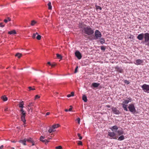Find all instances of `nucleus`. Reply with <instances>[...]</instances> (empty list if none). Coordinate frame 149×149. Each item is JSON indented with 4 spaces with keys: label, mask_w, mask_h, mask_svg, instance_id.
<instances>
[{
    "label": "nucleus",
    "mask_w": 149,
    "mask_h": 149,
    "mask_svg": "<svg viewBox=\"0 0 149 149\" xmlns=\"http://www.w3.org/2000/svg\"><path fill=\"white\" fill-rule=\"evenodd\" d=\"M44 138L43 136H41L40 137V140H42V139H43Z\"/></svg>",
    "instance_id": "obj_45"
},
{
    "label": "nucleus",
    "mask_w": 149,
    "mask_h": 149,
    "mask_svg": "<svg viewBox=\"0 0 149 149\" xmlns=\"http://www.w3.org/2000/svg\"><path fill=\"white\" fill-rule=\"evenodd\" d=\"M124 82L127 84H128L130 83V82L127 80H125Z\"/></svg>",
    "instance_id": "obj_37"
},
{
    "label": "nucleus",
    "mask_w": 149,
    "mask_h": 149,
    "mask_svg": "<svg viewBox=\"0 0 149 149\" xmlns=\"http://www.w3.org/2000/svg\"><path fill=\"white\" fill-rule=\"evenodd\" d=\"M106 107H109V108H110V106L109 105H106Z\"/></svg>",
    "instance_id": "obj_50"
},
{
    "label": "nucleus",
    "mask_w": 149,
    "mask_h": 149,
    "mask_svg": "<svg viewBox=\"0 0 149 149\" xmlns=\"http://www.w3.org/2000/svg\"><path fill=\"white\" fill-rule=\"evenodd\" d=\"M3 145H1L0 147V149H2L3 148Z\"/></svg>",
    "instance_id": "obj_49"
},
{
    "label": "nucleus",
    "mask_w": 149,
    "mask_h": 149,
    "mask_svg": "<svg viewBox=\"0 0 149 149\" xmlns=\"http://www.w3.org/2000/svg\"><path fill=\"white\" fill-rule=\"evenodd\" d=\"M50 113V112H47L46 113V116H47V115H49Z\"/></svg>",
    "instance_id": "obj_47"
},
{
    "label": "nucleus",
    "mask_w": 149,
    "mask_h": 149,
    "mask_svg": "<svg viewBox=\"0 0 149 149\" xmlns=\"http://www.w3.org/2000/svg\"><path fill=\"white\" fill-rule=\"evenodd\" d=\"M11 142L12 143H15L16 142V141H15V140L12 141H11Z\"/></svg>",
    "instance_id": "obj_51"
},
{
    "label": "nucleus",
    "mask_w": 149,
    "mask_h": 149,
    "mask_svg": "<svg viewBox=\"0 0 149 149\" xmlns=\"http://www.w3.org/2000/svg\"><path fill=\"white\" fill-rule=\"evenodd\" d=\"M51 136L52 135V136H54V134H51Z\"/></svg>",
    "instance_id": "obj_59"
},
{
    "label": "nucleus",
    "mask_w": 149,
    "mask_h": 149,
    "mask_svg": "<svg viewBox=\"0 0 149 149\" xmlns=\"http://www.w3.org/2000/svg\"><path fill=\"white\" fill-rule=\"evenodd\" d=\"M95 37L94 38V40H97L100 39L102 37V34L101 32L98 30H96L95 31Z\"/></svg>",
    "instance_id": "obj_7"
},
{
    "label": "nucleus",
    "mask_w": 149,
    "mask_h": 149,
    "mask_svg": "<svg viewBox=\"0 0 149 149\" xmlns=\"http://www.w3.org/2000/svg\"><path fill=\"white\" fill-rule=\"evenodd\" d=\"M1 98L4 101H6L8 100V98L6 95H3L2 96Z\"/></svg>",
    "instance_id": "obj_20"
},
{
    "label": "nucleus",
    "mask_w": 149,
    "mask_h": 149,
    "mask_svg": "<svg viewBox=\"0 0 149 149\" xmlns=\"http://www.w3.org/2000/svg\"><path fill=\"white\" fill-rule=\"evenodd\" d=\"M78 68V67L77 66L75 69L74 73H76L77 72V69Z\"/></svg>",
    "instance_id": "obj_42"
},
{
    "label": "nucleus",
    "mask_w": 149,
    "mask_h": 149,
    "mask_svg": "<svg viewBox=\"0 0 149 149\" xmlns=\"http://www.w3.org/2000/svg\"><path fill=\"white\" fill-rule=\"evenodd\" d=\"M76 121L77 122L78 124H80V118H78L76 120Z\"/></svg>",
    "instance_id": "obj_32"
},
{
    "label": "nucleus",
    "mask_w": 149,
    "mask_h": 149,
    "mask_svg": "<svg viewBox=\"0 0 149 149\" xmlns=\"http://www.w3.org/2000/svg\"><path fill=\"white\" fill-rule=\"evenodd\" d=\"M8 110V108L7 107L6 108L4 109V111H7Z\"/></svg>",
    "instance_id": "obj_48"
},
{
    "label": "nucleus",
    "mask_w": 149,
    "mask_h": 149,
    "mask_svg": "<svg viewBox=\"0 0 149 149\" xmlns=\"http://www.w3.org/2000/svg\"><path fill=\"white\" fill-rule=\"evenodd\" d=\"M10 21L11 19L9 17H8L6 19H5L4 20V22L5 23H7L8 22Z\"/></svg>",
    "instance_id": "obj_23"
},
{
    "label": "nucleus",
    "mask_w": 149,
    "mask_h": 149,
    "mask_svg": "<svg viewBox=\"0 0 149 149\" xmlns=\"http://www.w3.org/2000/svg\"><path fill=\"white\" fill-rule=\"evenodd\" d=\"M59 126V125L58 124H54L52 126V127L54 130L55 129L58 128Z\"/></svg>",
    "instance_id": "obj_26"
},
{
    "label": "nucleus",
    "mask_w": 149,
    "mask_h": 149,
    "mask_svg": "<svg viewBox=\"0 0 149 149\" xmlns=\"http://www.w3.org/2000/svg\"><path fill=\"white\" fill-rule=\"evenodd\" d=\"M0 24H2V23H0Z\"/></svg>",
    "instance_id": "obj_62"
},
{
    "label": "nucleus",
    "mask_w": 149,
    "mask_h": 149,
    "mask_svg": "<svg viewBox=\"0 0 149 149\" xmlns=\"http://www.w3.org/2000/svg\"><path fill=\"white\" fill-rule=\"evenodd\" d=\"M124 136L122 135H121L120 137H119L118 140H124Z\"/></svg>",
    "instance_id": "obj_30"
},
{
    "label": "nucleus",
    "mask_w": 149,
    "mask_h": 149,
    "mask_svg": "<svg viewBox=\"0 0 149 149\" xmlns=\"http://www.w3.org/2000/svg\"><path fill=\"white\" fill-rule=\"evenodd\" d=\"M82 100L84 102H86L87 101V99L86 96L84 95L82 96Z\"/></svg>",
    "instance_id": "obj_21"
},
{
    "label": "nucleus",
    "mask_w": 149,
    "mask_h": 149,
    "mask_svg": "<svg viewBox=\"0 0 149 149\" xmlns=\"http://www.w3.org/2000/svg\"><path fill=\"white\" fill-rule=\"evenodd\" d=\"M105 49H106V47H105V46H102L101 47V50H103V51H105Z\"/></svg>",
    "instance_id": "obj_35"
},
{
    "label": "nucleus",
    "mask_w": 149,
    "mask_h": 149,
    "mask_svg": "<svg viewBox=\"0 0 149 149\" xmlns=\"http://www.w3.org/2000/svg\"><path fill=\"white\" fill-rule=\"evenodd\" d=\"M144 42L146 45L149 47V33H144Z\"/></svg>",
    "instance_id": "obj_3"
},
{
    "label": "nucleus",
    "mask_w": 149,
    "mask_h": 149,
    "mask_svg": "<svg viewBox=\"0 0 149 149\" xmlns=\"http://www.w3.org/2000/svg\"><path fill=\"white\" fill-rule=\"evenodd\" d=\"M35 34H36V35H38V33H37V32H36Z\"/></svg>",
    "instance_id": "obj_58"
},
{
    "label": "nucleus",
    "mask_w": 149,
    "mask_h": 149,
    "mask_svg": "<svg viewBox=\"0 0 149 149\" xmlns=\"http://www.w3.org/2000/svg\"><path fill=\"white\" fill-rule=\"evenodd\" d=\"M62 147L60 146H57L56 147V149H62Z\"/></svg>",
    "instance_id": "obj_39"
},
{
    "label": "nucleus",
    "mask_w": 149,
    "mask_h": 149,
    "mask_svg": "<svg viewBox=\"0 0 149 149\" xmlns=\"http://www.w3.org/2000/svg\"><path fill=\"white\" fill-rule=\"evenodd\" d=\"M67 96L68 97H70L71 96V95H68Z\"/></svg>",
    "instance_id": "obj_53"
},
{
    "label": "nucleus",
    "mask_w": 149,
    "mask_h": 149,
    "mask_svg": "<svg viewBox=\"0 0 149 149\" xmlns=\"http://www.w3.org/2000/svg\"><path fill=\"white\" fill-rule=\"evenodd\" d=\"M40 95H36L35 96V99H39L40 98Z\"/></svg>",
    "instance_id": "obj_40"
},
{
    "label": "nucleus",
    "mask_w": 149,
    "mask_h": 149,
    "mask_svg": "<svg viewBox=\"0 0 149 149\" xmlns=\"http://www.w3.org/2000/svg\"><path fill=\"white\" fill-rule=\"evenodd\" d=\"M48 6V9L49 10H51L52 9V6L51 5V3L50 2H49L47 4Z\"/></svg>",
    "instance_id": "obj_25"
},
{
    "label": "nucleus",
    "mask_w": 149,
    "mask_h": 149,
    "mask_svg": "<svg viewBox=\"0 0 149 149\" xmlns=\"http://www.w3.org/2000/svg\"><path fill=\"white\" fill-rule=\"evenodd\" d=\"M72 106H70V108L68 109V111H72Z\"/></svg>",
    "instance_id": "obj_43"
},
{
    "label": "nucleus",
    "mask_w": 149,
    "mask_h": 149,
    "mask_svg": "<svg viewBox=\"0 0 149 149\" xmlns=\"http://www.w3.org/2000/svg\"><path fill=\"white\" fill-rule=\"evenodd\" d=\"M52 67H53L54 65H52Z\"/></svg>",
    "instance_id": "obj_61"
},
{
    "label": "nucleus",
    "mask_w": 149,
    "mask_h": 149,
    "mask_svg": "<svg viewBox=\"0 0 149 149\" xmlns=\"http://www.w3.org/2000/svg\"><path fill=\"white\" fill-rule=\"evenodd\" d=\"M32 104V103H29V105H28L29 106H31V104Z\"/></svg>",
    "instance_id": "obj_56"
},
{
    "label": "nucleus",
    "mask_w": 149,
    "mask_h": 149,
    "mask_svg": "<svg viewBox=\"0 0 149 149\" xmlns=\"http://www.w3.org/2000/svg\"><path fill=\"white\" fill-rule=\"evenodd\" d=\"M48 139H52L51 138H50V137H48Z\"/></svg>",
    "instance_id": "obj_57"
},
{
    "label": "nucleus",
    "mask_w": 149,
    "mask_h": 149,
    "mask_svg": "<svg viewBox=\"0 0 149 149\" xmlns=\"http://www.w3.org/2000/svg\"><path fill=\"white\" fill-rule=\"evenodd\" d=\"M118 135L119 136L123 135L124 133V131L123 129L121 128V129L118 130L117 132Z\"/></svg>",
    "instance_id": "obj_15"
},
{
    "label": "nucleus",
    "mask_w": 149,
    "mask_h": 149,
    "mask_svg": "<svg viewBox=\"0 0 149 149\" xmlns=\"http://www.w3.org/2000/svg\"><path fill=\"white\" fill-rule=\"evenodd\" d=\"M36 38L37 40H40V39L41 38V36L39 35H38L36 37Z\"/></svg>",
    "instance_id": "obj_36"
},
{
    "label": "nucleus",
    "mask_w": 149,
    "mask_h": 149,
    "mask_svg": "<svg viewBox=\"0 0 149 149\" xmlns=\"http://www.w3.org/2000/svg\"><path fill=\"white\" fill-rule=\"evenodd\" d=\"M77 136L79 139H82V137L81 136L80 134L78 133L77 134Z\"/></svg>",
    "instance_id": "obj_38"
},
{
    "label": "nucleus",
    "mask_w": 149,
    "mask_h": 149,
    "mask_svg": "<svg viewBox=\"0 0 149 149\" xmlns=\"http://www.w3.org/2000/svg\"><path fill=\"white\" fill-rule=\"evenodd\" d=\"M4 26V25L3 24V23H2V24H0V26L1 27H3Z\"/></svg>",
    "instance_id": "obj_46"
},
{
    "label": "nucleus",
    "mask_w": 149,
    "mask_h": 149,
    "mask_svg": "<svg viewBox=\"0 0 149 149\" xmlns=\"http://www.w3.org/2000/svg\"><path fill=\"white\" fill-rule=\"evenodd\" d=\"M57 58L58 59H62V56L59 54H56Z\"/></svg>",
    "instance_id": "obj_28"
},
{
    "label": "nucleus",
    "mask_w": 149,
    "mask_h": 149,
    "mask_svg": "<svg viewBox=\"0 0 149 149\" xmlns=\"http://www.w3.org/2000/svg\"><path fill=\"white\" fill-rule=\"evenodd\" d=\"M55 131L54 129L52 127H50L48 130L49 132L50 133Z\"/></svg>",
    "instance_id": "obj_24"
},
{
    "label": "nucleus",
    "mask_w": 149,
    "mask_h": 149,
    "mask_svg": "<svg viewBox=\"0 0 149 149\" xmlns=\"http://www.w3.org/2000/svg\"><path fill=\"white\" fill-rule=\"evenodd\" d=\"M141 87L144 92L149 93V85L144 84L141 86Z\"/></svg>",
    "instance_id": "obj_6"
},
{
    "label": "nucleus",
    "mask_w": 149,
    "mask_h": 149,
    "mask_svg": "<svg viewBox=\"0 0 149 149\" xmlns=\"http://www.w3.org/2000/svg\"><path fill=\"white\" fill-rule=\"evenodd\" d=\"M71 94H72V96H73L74 95V93H73V92H72V93H71Z\"/></svg>",
    "instance_id": "obj_55"
},
{
    "label": "nucleus",
    "mask_w": 149,
    "mask_h": 149,
    "mask_svg": "<svg viewBox=\"0 0 149 149\" xmlns=\"http://www.w3.org/2000/svg\"><path fill=\"white\" fill-rule=\"evenodd\" d=\"M47 64H49V65H51V63H50V62H49L47 63Z\"/></svg>",
    "instance_id": "obj_52"
},
{
    "label": "nucleus",
    "mask_w": 149,
    "mask_h": 149,
    "mask_svg": "<svg viewBox=\"0 0 149 149\" xmlns=\"http://www.w3.org/2000/svg\"><path fill=\"white\" fill-rule=\"evenodd\" d=\"M118 127L116 125H114L113 126L110 128V129L113 131V132H116V131L118 129Z\"/></svg>",
    "instance_id": "obj_14"
},
{
    "label": "nucleus",
    "mask_w": 149,
    "mask_h": 149,
    "mask_svg": "<svg viewBox=\"0 0 149 149\" xmlns=\"http://www.w3.org/2000/svg\"><path fill=\"white\" fill-rule=\"evenodd\" d=\"M143 60L139 59L136 60L134 62V63L136 65H143Z\"/></svg>",
    "instance_id": "obj_9"
},
{
    "label": "nucleus",
    "mask_w": 149,
    "mask_h": 149,
    "mask_svg": "<svg viewBox=\"0 0 149 149\" xmlns=\"http://www.w3.org/2000/svg\"><path fill=\"white\" fill-rule=\"evenodd\" d=\"M24 102L23 101L19 102L18 104L19 107L21 108L20 111L21 112V120L23 122L24 124H26V120L25 119V118L26 116V112L24 111L23 109V108L24 107Z\"/></svg>",
    "instance_id": "obj_1"
},
{
    "label": "nucleus",
    "mask_w": 149,
    "mask_h": 149,
    "mask_svg": "<svg viewBox=\"0 0 149 149\" xmlns=\"http://www.w3.org/2000/svg\"><path fill=\"white\" fill-rule=\"evenodd\" d=\"M144 36V33H141L139 34L137 37V38L139 40H142Z\"/></svg>",
    "instance_id": "obj_12"
},
{
    "label": "nucleus",
    "mask_w": 149,
    "mask_h": 149,
    "mask_svg": "<svg viewBox=\"0 0 149 149\" xmlns=\"http://www.w3.org/2000/svg\"><path fill=\"white\" fill-rule=\"evenodd\" d=\"M8 33L10 35H13L16 34V32L15 30H13L11 31H9Z\"/></svg>",
    "instance_id": "obj_19"
},
{
    "label": "nucleus",
    "mask_w": 149,
    "mask_h": 149,
    "mask_svg": "<svg viewBox=\"0 0 149 149\" xmlns=\"http://www.w3.org/2000/svg\"><path fill=\"white\" fill-rule=\"evenodd\" d=\"M24 140H29V139H24Z\"/></svg>",
    "instance_id": "obj_60"
},
{
    "label": "nucleus",
    "mask_w": 149,
    "mask_h": 149,
    "mask_svg": "<svg viewBox=\"0 0 149 149\" xmlns=\"http://www.w3.org/2000/svg\"><path fill=\"white\" fill-rule=\"evenodd\" d=\"M65 111L66 112H68V111H69L67 109H65Z\"/></svg>",
    "instance_id": "obj_54"
},
{
    "label": "nucleus",
    "mask_w": 149,
    "mask_h": 149,
    "mask_svg": "<svg viewBox=\"0 0 149 149\" xmlns=\"http://www.w3.org/2000/svg\"><path fill=\"white\" fill-rule=\"evenodd\" d=\"M75 56L79 59H81L82 57L81 53L79 51H76L75 53Z\"/></svg>",
    "instance_id": "obj_11"
},
{
    "label": "nucleus",
    "mask_w": 149,
    "mask_h": 149,
    "mask_svg": "<svg viewBox=\"0 0 149 149\" xmlns=\"http://www.w3.org/2000/svg\"><path fill=\"white\" fill-rule=\"evenodd\" d=\"M100 38V43L101 44H104L105 42L104 39L103 38Z\"/></svg>",
    "instance_id": "obj_22"
},
{
    "label": "nucleus",
    "mask_w": 149,
    "mask_h": 149,
    "mask_svg": "<svg viewBox=\"0 0 149 149\" xmlns=\"http://www.w3.org/2000/svg\"><path fill=\"white\" fill-rule=\"evenodd\" d=\"M36 34L35 33H33V36H32V37H33V38H36Z\"/></svg>",
    "instance_id": "obj_44"
},
{
    "label": "nucleus",
    "mask_w": 149,
    "mask_h": 149,
    "mask_svg": "<svg viewBox=\"0 0 149 149\" xmlns=\"http://www.w3.org/2000/svg\"><path fill=\"white\" fill-rule=\"evenodd\" d=\"M121 105L122 106V107L123 108L124 110L125 111H127L128 109L127 108V105L126 104H124V103H122L121 104Z\"/></svg>",
    "instance_id": "obj_18"
},
{
    "label": "nucleus",
    "mask_w": 149,
    "mask_h": 149,
    "mask_svg": "<svg viewBox=\"0 0 149 149\" xmlns=\"http://www.w3.org/2000/svg\"><path fill=\"white\" fill-rule=\"evenodd\" d=\"M115 69L117 71H118L120 73H122V72L123 70L120 68V67H119L118 66H116L115 67Z\"/></svg>",
    "instance_id": "obj_16"
},
{
    "label": "nucleus",
    "mask_w": 149,
    "mask_h": 149,
    "mask_svg": "<svg viewBox=\"0 0 149 149\" xmlns=\"http://www.w3.org/2000/svg\"><path fill=\"white\" fill-rule=\"evenodd\" d=\"M42 143H45V144H47L48 142H49V140H40Z\"/></svg>",
    "instance_id": "obj_29"
},
{
    "label": "nucleus",
    "mask_w": 149,
    "mask_h": 149,
    "mask_svg": "<svg viewBox=\"0 0 149 149\" xmlns=\"http://www.w3.org/2000/svg\"><path fill=\"white\" fill-rule=\"evenodd\" d=\"M128 108L129 109V111L133 113H134L136 111L134 105L133 104H130Z\"/></svg>",
    "instance_id": "obj_4"
},
{
    "label": "nucleus",
    "mask_w": 149,
    "mask_h": 149,
    "mask_svg": "<svg viewBox=\"0 0 149 149\" xmlns=\"http://www.w3.org/2000/svg\"><path fill=\"white\" fill-rule=\"evenodd\" d=\"M37 22L35 20H32L31 22V25L32 26H34L36 23Z\"/></svg>",
    "instance_id": "obj_27"
},
{
    "label": "nucleus",
    "mask_w": 149,
    "mask_h": 149,
    "mask_svg": "<svg viewBox=\"0 0 149 149\" xmlns=\"http://www.w3.org/2000/svg\"><path fill=\"white\" fill-rule=\"evenodd\" d=\"M82 25V23H80L79 25V27L83 29L84 33L88 35H91L93 34L94 33V29L90 26H87L83 27Z\"/></svg>",
    "instance_id": "obj_2"
},
{
    "label": "nucleus",
    "mask_w": 149,
    "mask_h": 149,
    "mask_svg": "<svg viewBox=\"0 0 149 149\" xmlns=\"http://www.w3.org/2000/svg\"><path fill=\"white\" fill-rule=\"evenodd\" d=\"M132 99L130 97H129L127 98V100H125L123 102V103H124L125 104H127L129 102H130L132 101Z\"/></svg>",
    "instance_id": "obj_13"
},
{
    "label": "nucleus",
    "mask_w": 149,
    "mask_h": 149,
    "mask_svg": "<svg viewBox=\"0 0 149 149\" xmlns=\"http://www.w3.org/2000/svg\"><path fill=\"white\" fill-rule=\"evenodd\" d=\"M100 85V84L97 83H93L92 84V86L95 87L97 88Z\"/></svg>",
    "instance_id": "obj_17"
},
{
    "label": "nucleus",
    "mask_w": 149,
    "mask_h": 149,
    "mask_svg": "<svg viewBox=\"0 0 149 149\" xmlns=\"http://www.w3.org/2000/svg\"><path fill=\"white\" fill-rule=\"evenodd\" d=\"M77 142L78 145L82 146V142L80 141H78Z\"/></svg>",
    "instance_id": "obj_33"
},
{
    "label": "nucleus",
    "mask_w": 149,
    "mask_h": 149,
    "mask_svg": "<svg viewBox=\"0 0 149 149\" xmlns=\"http://www.w3.org/2000/svg\"><path fill=\"white\" fill-rule=\"evenodd\" d=\"M29 91H30L31 90H35V88H32L31 87H29Z\"/></svg>",
    "instance_id": "obj_41"
},
{
    "label": "nucleus",
    "mask_w": 149,
    "mask_h": 149,
    "mask_svg": "<svg viewBox=\"0 0 149 149\" xmlns=\"http://www.w3.org/2000/svg\"><path fill=\"white\" fill-rule=\"evenodd\" d=\"M112 111L113 113L116 114H119L120 113V112L116 108L112 107L111 108Z\"/></svg>",
    "instance_id": "obj_10"
},
{
    "label": "nucleus",
    "mask_w": 149,
    "mask_h": 149,
    "mask_svg": "<svg viewBox=\"0 0 149 149\" xmlns=\"http://www.w3.org/2000/svg\"><path fill=\"white\" fill-rule=\"evenodd\" d=\"M26 140H19V142L22 143L24 145H26ZM27 142L31 144L32 146H33L35 144V142L34 140H27Z\"/></svg>",
    "instance_id": "obj_5"
},
{
    "label": "nucleus",
    "mask_w": 149,
    "mask_h": 149,
    "mask_svg": "<svg viewBox=\"0 0 149 149\" xmlns=\"http://www.w3.org/2000/svg\"><path fill=\"white\" fill-rule=\"evenodd\" d=\"M96 9L97 10L99 9L100 10H101L102 9V8L99 6H96Z\"/></svg>",
    "instance_id": "obj_34"
},
{
    "label": "nucleus",
    "mask_w": 149,
    "mask_h": 149,
    "mask_svg": "<svg viewBox=\"0 0 149 149\" xmlns=\"http://www.w3.org/2000/svg\"><path fill=\"white\" fill-rule=\"evenodd\" d=\"M108 136L110 139H117V137L116 136V134L114 132H109L108 133Z\"/></svg>",
    "instance_id": "obj_8"
},
{
    "label": "nucleus",
    "mask_w": 149,
    "mask_h": 149,
    "mask_svg": "<svg viewBox=\"0 0 149 149\" xmlns=\"http://www.w3.org/2000/svg\"><path fill=\"white\" fill-rule=\"evenodd\" d=\"M22 56V54L19 53H17L15 55V56H17L18 58H20Z\"/></svg>",
    "instance_id": "obj_31"
}]
</instances>
